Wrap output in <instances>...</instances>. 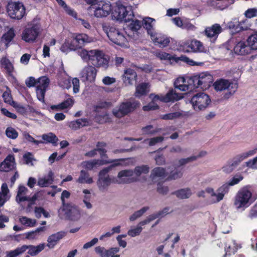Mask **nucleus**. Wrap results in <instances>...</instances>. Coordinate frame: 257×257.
I'll use <instances>...</instances> for the list:
<instances>
[{"instance_id": "nucleus-1", "label": "nucleus", "mask_w": 257, "mask_h": 257, "mask_svg": "<svg viewBox=\"0 0 257 257\" xmlns=\"http://www.w3.org/2000/svg\"><path fill=\"white\" fill-rule=\"evenodd\" d=\"M253 189L251 185L241 187L236 193L233 204L237 209L247 208L255 199L253 197Z\"/></svg>"}, {"instance_id": "nucleus-2", "label": "nucleus", "mask_w": 257, "mask_h": 257, "mask_svg": "<svg viewBox=\"0 0 257 257\" xmlns=\"http://www.w3.org/2000/svg\"><path fill=\"white\" fill-rule=\"evenodd\" d=\"M50 80L46 76L40 77L38 79H36L33 77H30L26 80L27 87L30 88L36 86L37 97L42 102L45 101V95Z\"/></svg>"}, {"instance_id": "nucleus-3", "label": "nucleus", "mask_w": 257, "mask_h": 257, "mask_svg": "<svg viewBox=\"0 0 257 257\" xmlns=\"http://www.w3.org/2000/svg\"><path fill=\"white\" fill-rule=\"evenodd\" d=\"M111 14L114 19L126 22H130L135 17L132 7L125 6L120 1H117L112 8Z\"/></svg>"}, {"instance_id": "nucleus-4", "label": "nucleus", "mask_w": 257, "mask_h": 257, "mask_svg": "<svg viewBox=\"0 0 257 257\" xmlns=\"http://www.w3.org/2000/svg\"><path fill=\"white\" fill-rule=\"evenodd\" d=\"M213 81L212 75L208 72L197 73L189 77V82L192 84V90L198 88L206 90L211 86Z\"/></svg>"}, {"instance_id": "nucleus-5", "label": "nucleus", "mask_w": 257, "mask_h": 257, "mask_svg": "<svg viewBox=\"0 0 257 257\" xmlns=\"http://www.w3.org/2000/svg\"><path fill=\"white\" fill-rule=\"evenodd\" d=\"M42 31L40 23L31 22L24 29L21 35L22 40L26 43H33L36 41Z\"/></svg>"}, {"instance_id": "nucleus-6", "label": "nucleus", "mask_w": 257, "mask_h": 257, "mask_svg": "<svg viewBox=\"0 0 257 257\" xmlns=\"http://www.w3.org/2000/svg\"><path fill=\"white\" fill-rule=\"evenodd\" d=\"M140 106L139 101L130 100L121 102L118 108H114L112 113L117 118H121L135 111Z\"/></svg>"}, {"instance_id": "nucleus-7", "label": "nucleus", "mask_w": 257, "mask_h": 257, "mask_svg": "<svg viewBox=\"0 0 257 257\" xmlns=\"http://www.w3.org/2000/svg\"><path fill=\"white\" fill-rule=\"evenodd\" d=\"M248 46L243 41H240L235 46L234 51L236 54L243 55L248 53V47L251 49L257 50V33L249 36L247 39Z\"/></svg>"}, {"instance_id": "nucleus-8", "label": "nucleus", "mask_w": 257, "mask_h": 257, "mask_svg": "<svg viewBox=\"0 0 257 257\" xmlns=\"http://www.w3.org/2000/svg\"><path fill=\"white\" fill-rule=\"evenodd\" d=\"M104 30L109 39L113 43L120 46H125L127 43V40L122 33L119 30L114 27L109 26L108 27H103Z\"/></svg>"}, {"instance_id": "nucleus-9", "label": "nucleus", "mask_w": 257, "mask_h": 257, "mask_svg": "<svg viewBox=\"0 0 257 257\" xmlns=\"http://www.w3.org/2000/svg\"><path fill=\"white\" fill-rule=\"evenodd\" d=\"M210 102L209 96L203 92L194 95L190 100L193 109L197 111L205 109Z\"/></svg>"}, {"instance_id": "nucleus-10", "label": "nucleus", "mask_w": 257, "mask_h": 257, "mask_svg": "<svg viewBox=\"0 0 257 257\" xmlns=\"http://www.w3.org/2000/svg\"><path fill=\"white\" fill-rule=\"evenodd\" d=\"M8 15L13 19L21 20L26 14V9L22 3H9L7 6Z\"/></svg>"}, {"instance_id": "nucleus-11", "label": "nucleus", "mask_w": 257, "mask_h": 257, "mask_svg": "<svg viewBox=\"0 0 257 257\" xmlns=\"http://www.w3.org/2000/svg\"><path fill=\"white\" fill-rule=\"evenodd\" d=\"M112 11V6L108 1L100 0L93 8L92 12L97 18H102L108 16Z\"/></svg>"}, {"instance_id": "nucleus-12", "label": "nucleus", "mask_w": 257, "mask_h": 257, "mask_svg": "<svg viewBox=\"0 0 257 257\" xmlns=\"http://www.w3.org/2000/svg\"><path fill=\"white\" fill-rule=\"evenodd\" d=\"M149 170L150 167L148 165H143L136 167L134 171L131 170H124L120 171L118 174V178L120 179L122 178L130 179V181L132 182L134 181V178L130 177L133 176L134 174L139 177L142 174H148Z\"/></svg>"}, {"instance_id": "nucleus-13", "label": "nucleus", "mask_w": 257, "mask_h": 257, "mask_svg": "<svg viewBox=\"0 0 257 257\" xmlns=\"http://www.w3.org/2000/svg\"><path fill=\"white\" fill-rule=\"evenodd\" d=\"M213 86L216 91L227 89L230 94H233L237 89L238 83L236 82L221 78L217 80L214 82Z\"/></svg>"}, {"instance_id": "nucleus-14", "label": "nucleus", "mask_w": 257, "mask_h": 257, "mask_svg": "<svg viewBox=\"0 0 257 257\" xmlns=\"http://www.w3.org/2000/svg\"><path fill=\"white\" fill-rule=\"evenodd\" d=\"M130 179H119L118 177L110 178L109 175L106 178H98L97 184L99 189L101 191H106L111 183L124 184L131 183Z\"/></svg>"}, {"instance_id": "nucleus-15", "label": "nucleus", "mask_w": 257, "mask_h": 257, "mask_svg": "<svg viewBox=\"0 0 257 257\" xmlns=\"http://www.w3.org/2000/svg\"><path fill=\"white\" fill-rule=\"evenodd\" d=\"M95 53L91 61L92 64L97 67L107 68L109 63L108 56L101 50H95Z\"/></svg>"}, {"instance_id": "nucleus-16", "label": "nucleus", "mask_w": 257, "mask_h": 257, "mask_svg": "<svg viewBox=\"0 0 257 257\" xmlns=\"http://www.w3.org/2000/svg\"><path fill=\"white\" fill-rule=\"evenodd\" d=\"M184 47L188 52L206 53L207 51L203 43L196 40H193L186 43Z\"/></svg>"}, {"instance_id": "nucleus-17", "label": "nucleus", "mask_w": 257, "mask_h": 257, "mask_svg": "<svg viewBox=\"0 0 257 257\" xmlns=\"http://www.w3.org/2000/svg\"><path fill=\"white\" fill-rule=\"evenodd\" d=\"M66 217L71 220H77L80 216V212L77 207L71 204H67L63 207Z\"/></svg>"}, {"instance_id": "nucleus-18", "label": "nucleus", "mask_w": 257, "mask_h": 257, "mask_svg": "<svg viewBox=\"0 0 257 257\" xmlns=\"http://www.w3.org/2000/svg\"><path fill=\"white\" fill-rule=\"evenodd\" d=\"M174 87L183 91H192V84L189 82V77L185 78L183 77L177 78L174 82Z\"/></svg>"}, {"instance_id": "nucleus-19", "label": "nucleus", "mask_w": 257, "mask_h": 257, "mask_svg": "<svg viewBox=\"0 0 257 257\" xmlns=\"http://www.w3.org/2000/svg\"><path fill=\"white\" fill-rule=\"evenodd\" d=\"M222 31V28L219 24H214L211 27L206 28L204 32L207 38L211 40L215 41Z\"/></svg>"}, {"instance_id": "nucleus-20", "label": "nucleus", "mask_w": 257, "mask_h": 257, "mask_svg": "<svg viewBox=\"0 0 257 257\" xmlns=\"http://www.w3.org/2000/svg\"><path fill=\"white\" fill-rule=\"evenodd\" d=\"M75 45L77 46V50L81 49L86 44L91 41V38L85 34H77L73 36L72 39Z\"/></svg>"}, {"instance_id": "nucleus-21", "label": "nucleus", "mask_w": 257, "mask_h": 257, "mask_svg": "<svg viewBox=\"0 0 257 257\" xmlns=\"http://www.w3.org/2000/svg\"><path fill=\"white\" fill-rule=\"evenodd\" d=\"M150 36L155 44L160 47H165L168 46L170 43V40L168 38L160 34L154 33L153 34H151Z\"/></svg>"}, {"instance_id": "nucleus-22", "label": "nucleus", "mask_w": 257, "mask_h": 257, "mask_svg": "<svg viewBox=\"0 0 257 257\" xmlns=\"http://www.w3.org/2000/svg\"><path fill=\"white\" fill-rule=\"evenodd\" d=\"M66 234L65 231H61L50 235L47 239L48 243L46 246L49 248H53L59 241L63 238Z\"/></svg>"}, {"instance_id": "nucleus-23", "label": "nucleus", "mask_w": 257, "mask_h": 257, "mask_svg": "<svg viewBox=\"0 0 257 257\" xmlns=\"http://www.w3.org/2000/svg\"><path fill=\"white\" fill-rule=\"evenodd\" d=\"M95 252L101 257H109L112 254L117 253L119 251L118 247H110L106 249L104 247L98 246L95 247Z\"/></svg>"}, {"instance_id": "nucleus-24", "label": "nucleus", "mask_w": 257, "mask_h": 257, "mask_svg": "<svg viewBox=\"0 0 257 257\" xmlns=\"http://www.w3.org/2000/svg\"><path fill=\"white\" fill-rule=\"evenodd\" d=\"M183 98L181 93H177L173 89H170L164 96L162 98V102H170L178 101Z\"/></svg>"}, {"instance_id": "nucleus-25", "label": "nucleus", "mask_w": 257, "mask_h": 257, "mask_svg": "<svg viewBox=\"0 0 257 257\" xmlns=\"http://www.w3.org/2000/svg\"><path fill=\"white\" fill-rule=\"evenodd\" d=\"M123 81L125 84L133 85L137 81V74L135 70L127 68L124 70Z\"/></svg>"}, {"instance_id": "nucleus-26", "label": "nucleus", "mask_w": 257, "mask_h": 257, "mask_svg": "<svg viewBox=\"0 0 257 257\" xmlns=\"http://www.w3.org/2000/svg\"><path fill=\"white\" fill-rule=\"evenodd\" d=\"M244 159H245L242 154L237 155L232 159L231 162H229L228 164L222 168L223 171L226 173H230Z\"/></svg>"}, {"instance_id": "nucleus-27", "label": "nucleus", "mask_w": 257, "mask_h": 257, "mask_svg": "<svg viewBox=\"0 0 257 257\" xmlns=\"http://www.w3.org/2000/svg\"><path fill=\"white\" fill-rule=\"evenodd\" d=\"M15 158L13 155H9L5 160L0 164V171L9 172L14 167Z\"/></svg>"}, {"instance_id": "nucleus-28", "label": "nucleus", "mask_w": 257, "mask_h": 257, "mask_svg": "<svg viewBox=\"0 0 257 257\" xmlns=\"http://www.w3.org/2000/svg\"><path fill=\"white\" fill-rule=\"evenodd\" d=\"M166 176V172L165 168L157 167L154 168L150 175V178L153 182H157V179H164Z\"/></svg>"}, {"instance_id": "nucleus-29", "label": "nucleus", "mask_w": 257, "mask_h": 257, "mask_svg": "<svg viewBox=\"0 0 257 257\" xmlns=\"http://www.w3.org/2000/svg\"><path fill=\"white\" fill-rule=\"evenodd\" d=\"M241 247V245L240 244H238L234 240H232V244L225 246V253L222 257H231L232 256H234L237 250Z\"/></svg>"}, {"instance_id": "nucleus-30", "label": "nucleus", "mask_w": 257, "mask_h": 257, "mask_svg": "<svg viewBox=\"0 0 257 257\" xmlns=\"http://www.w3.org/2000/svg\"><path fill=\"white\" fill-rule=\"evenodd\" d=\"M227 27L230 31L232 35L236 34L244 30L241 22H239L236 19L229 22L227 23Z\"/></svg>"}, {"instance_id": "nucleus-31", "label": "nucleus", "mask_w": 257, "mask_h": 257, "mask_svg": "<svg viewBox=\"0 0 257 257\" xmlns=\"http://www.w3.org/2000/svg\"><path fill=\"white\" fill-rule=\"evenodd\" d=\"M46 246L45 243H41L37 246L33 245H23L22 247H24L25 251L28 249V253L32 256L37 255L39 252L42 251Z\"/></svg>"}, {"instance_id": "nucleus-32", "label": "nucleus", "mask_w": 257, "mask_h": 257, "mask_svg": "<svg viewBox=\"0 0 257 257\" xmlns=\"http://www.w3.org/2000/svg\"><path fill=\"white\" fill-rule=\"evenodd\" d=\"M83 73L88 81L92 82L95 79L97 70L94 67L88 65L83 69Z\"/></svg>"}, {"instance_id": "nucleus-33", "label": "nucleus", "mask_w": 257, "mask_h": 257, "mask_svg": "<svg viewBox=\"0 0 257 257\" xmlns=\"http://www.w3.org/2000/svg\"><path fill=\"white\" fill-rule=\"evenodd\" d=\"M94 121L99 124H103L111 121V118L106 111H100L96 113L94 116Z\"/></svg>"}, {"instance_id": "nucleus-34", "label": "nucleus", "mask_w": 257, "mask_h": 257, "mask_svg": "<svg viewBox=\"0 0 257 257\" xmlns=\"http://www.w3.org/2000/svg\"><path fill=\"white\" fill-rule=\"evenodd\" d=\"M60 49L62 52L67 53L71 51L76 50L77 46L74 45L72 38H68L65 40Z\"/></svg>"}, {"instance_id": "nucleus-35", "label": "nucleus", "mask_w": 257, "mask_h": 257, "mask_svg": "<svg viewBox=\"0 0 257 257\" xmlns=\"http://www.w3.org/2000/svg\"><path fill=\"white\" fill-rule=\"evenodd\" d=\"M54 181V173L49 171L47 177L39 178L38 185L41 187H46L52 184Z\"/></svg>"}, {"instance_id": "nucleus-36", "label": "nucleus", "mask_w": 257, "mask_h": 257, "mask_svg": "<svg viewBox=\"0 0 257 257\" xmlns=\"http://www.w3.org/2000/svg\"><path fill=\"white\" fill-rule=\"evenodd\" d=\"M16 31L13 28H10L8 31L3 35L2 39L4 41L7 47L9 46L10 44L12 42L16 37Z\"/></svg>"}, {"instance_id": "nucleus-37", "label": "nucleus", "mask_w": 257, "mask_h": 257, "mask_svg": "<svg viewBox=\"0 0 257 257\" xmlns=\"http://www.w3.org/2000/svg\"><path fill=\"white\" fill-rule=\"evenodd\" d=\"M42 138L43 140V141H42L43 142V144L51 143L54 146H56L58 145V139L57 136L52 133L43 135Z\"/></svg>"}, {"instance_id": "nucleus-38", "label": "nucleus", "mask_w": 257, "mask_h": 257, "mask_svg": "<svg viewBox=\"0 0 257 257\" xmlns=\"http://www.w3.org/2000/svg\"><path fill=\"white\" fill-rule=\"evenodd\" d=\"M229 187L228 184L226 183L218 188L216 198V202H219L223 199L224 195L228 192Z\"/></svg>"}, {"instance_id": "nucleus-39", "label": "nucleus", "mask_w": 257, "mask_h": 257, "mask_svg": "<svg viewBox=\"0 0 257 257\" xmlns=\"http://www.w3.org/2000/svg\"><path fill=\"white\" fill-rule=\"evenodd\" d=\"M77 182L80 184H90L93 183V179L89 177V174L87 171L83 170L80 171V175L77 180Z\"/></svg>"}, {"instance_id": "nucleus-40", "label": "nucleus", "mask_w": 257, "mask_h": 257, "mask_svg": "<svg viewBox=\"0 0 257 257\" xmlns=\"http://www.w3.org/2000/svg\"><path fill=\"white\" fill-rule=\"evenodd\" d=\"M171 194L175 195L180 199H187L190 197L192 193L190 188H186L173 192Z\"/></svg>"}, {"instance_id": "nucleus-41", "label": "nucleus", "mask_w": 257, "mask_h": 257, "mask_svg": "<svg viewBox=\"0 0 257 257\" xmlns=\"http://www.w3.org/2000/svg\"><path fill=\"white\" fill-rule=\"evenodd\" d=\"M1 64L7 71L8 75L13 76L14 66L9 59L6 57H3L0 61Z\"/></svg>"}, {"instance_id": "nucleus-42", "label": "nucleus", "mask_w": 257, "mask_h": 257, "mask_svg": "<svg viewBox=\"0 0 257 257\" xmlns=\"http://www.w3.org/2000/svg\"><path fill=\"white\" fill-rule=\"evenodd\" d=\"M153 21H155L154 19L148 17L143 19L142 22V26H143L144 28L147 30L148 34L150 36L154 33L152 24Z\"/></svg>"}, {"instance_id": "nucleus-43", "label": "nucleus", "mask_w": 257, "mask_h": 257, "mask_svg": "<svg viewBox=\"0 0 257 257\" xmlns=\"http://www.w3.org/2000/svg\"><path fill=\"white\" fill-rule=\"evenodd\" d=\"M95 50L87 51L85 49H81L78 51L79 55L86 61H91L93 55H95Z\"/></svg>"}, {"instance_id": "nucleus-44", "label": "nucleus", "mask_w": 257, "mask_h": 257, "mask_svg": "<svg viewBox=\"0 0 257 257\" xmlns=\"http://www.w3.org/2000/svg\"><path fill=\"white\" fill-rule=\"evenodd\" d=\"M74 99H73V97H71L63 101L58 105L52 106L51 107L52 109L57 108L59 109H64L72 107L74 104Z\"/></svg>"}, {"instance_id": "nucleus-45", "label": "nucleus", "mask_w": 257, "mask_h": 257, "mask_svg": "<svg viewBox=\"0 0 257 257\" xmlns=\"http://www.w3.org/2000/svg\"><path fill=\"white\" fill-rule=\"evenodd\" d=\"M57 3L63 7L65 12L69 15V16L73 17L74 18L77 19V13L73 10L70 7L68 6L65 2L63 0H56Z\"/></svg>"}, {"instance_id": "nucleus-46", "label": "nucleus", "mask_w": 257, "mask_h": 257, "mask_svg": "<svg viewBox=\"0 0 257 257\" xmlns=\"http://www.w3.org/2000/svg\"><path fill=\"white\" fill-rule=\"evenodd\" d=\"M148 84L146 83H142L136 87L135 95L137 97H140L142 96L145 95L148 93Z\"/></svg>"}, {"instance_id": "nucleus-47", "label": "nucleus", "mask_w": 257, "mask_h": 257, "mask_svg": "<svg viewBox=\"0 0 257 257\" xmlns=\"http://www.w3.org/2000/svg\"><path fill=\"white\" fill-rule=\"evenodd\" d=\"M156 56L161 60L169 61L173 60L176 62L179 60V59H177L178 57H176L169 53L164 52H160L157 53Z\"/></svg>"}, {"instance_id": "nucleus-48", "label": "nucleus", "mask_w": 257, "mask_h": 257, "mask_svg": "<svg viewBox=\"0 0 257 257\" xmlns=\"http://www.w3.org/2000/svg\"><path fill=\"white\" fill-rule=\"evenodd\" d=\"M149 207L148 206H145L143 207L139 210H138L135 212L130 217V220L131 221H134L136 220L137 218H139L141 216H142L148 209Z\"/></svg>"}, {"instance_id": "nucleus-49", "label": "nucleus", "mask_w": 257, "mask_h": 257, "mask_svg": "<svg viewBox=\"0 0 257 257\" xmlns=\"http://www.w3.org/2000/svg\"><path fill=\"white\" fill-rule=\"evenodd\" d=\"M130 21L132 22L128 26L129 29L133 32H137L142 27V22L138 20H134L133 19Z\"/></svg>"}, {"instance_id": "nucleus-50", "label": "nucleus", "mask_w": 257, "mask_h": 257, "mask_svg": "<svg viewBox=\"0 0 257 257\" xmlns=\"http://www.w3.org/2000/svg\"><path fill=\"white\" fill-rule=\"evenodd\" d=\"M59 85L63 88L69 89L71 87V82L70 78L60 77L58 80Z\"/></svg>"}, {"instance_id": "nucleus-51", "label": "nucleus", "mask_w": 257, "mask_h": 257, "mask_svg": "<svg viewBox=\"0 0 257 257\" xmlns=\"http://www.w3.org/2000/svg\"><path fill=\"white\" fill-rule=\"evenodd\" d=\"M20 221L22 224L27 225L29 227H34L36 225V220L31 218H29L26 216H22L20 218Z\"/></svg>"}, {"instance_id": "nucleus-52", "label": "nucleus", "mask_w": 257, "mask_h": 257, "mask_svg": "<svg viewBox=\"0 0 257 257\" xmlns=\"http://www.w3.org/2000/svg\"><path fill=\"white\" fill-rule=\"evenodd\" d=\"M120 165V163H113L111 164L110 166L105 168L101 170L99 173L98 175V178H106V176L108 175L107 174L109 172V171L113 167H115L117 166H118Z\"/></svg>"}, {"instance_id": "nucleus-53", "label": "nucleus", "mask_w": 257, "mask_h": 257, "mask_svg": "<svg viewBox=\"0 0 257 257\" xmlns=\"http://www.w3.org/2000/svg\"><path fill=\"white\" fill-rule=\"evenodd\" d=\"M111 105V102L107 101L100 102L97 105L93 106V111L95 113H99L100 109L106 108L110 107Z\"/></svg>"}, {"instance_id": "nucleus-54", "label": "nucleus", "mask_w": 257, "mask_h": 257, "mask_svg": "<svg viewBox=\"0 0 257 257\" xmlns=\"http://www.w3.org/2000/svg\"><path fill=\"white\" fill-rule=\"evenodd\" d=\"M25 252L24 247H17L13 250H11L8 252L6 257H16L18 255L22 254Z\"/></svg>"}, {"instance_id": "nucleus-55", "label": "nucleus", "mask_w": 257, "mask_h": 257, "mask_svg": "<svg viewBox=\"0 0 257 257\" xmlns=\"http://www.w3.org/2000/svg\"><path fill=\"white\" fill-rule=\"evenodd\" d=\"M183 175V170H176L175 171H172L167 178V180H175L181 178Z\"/></svg>"}, {"instance_id": "nucleus-56", "label": "nucleus", "mask_w": 257, "mask_h": 257, "mask_svg": "<svg viewBox=\"0 0 257 257\" xmlns=\"http://www.w3.org/2000/svg\"><path fill=\"white\" fill-rule=\"evenodd\" d=\"M6 134L7 137L12 139H16L18 137V133L12 127H8L6 131Z\"/></svg>"}, {"instance_id": "nucleus-57", "label": "nucleus", "mask_w": 257, "mask_h": 257, "mask_svg": "<svg viewBox=\"0 0 257 257\" xmlns=\"http://www.w3.org/2000/svg\"><path fill=\"white\" fill-rule=\"evenodd\" d=\"M102 161L101 160H93L85 162V168L88 170H92L96 165H102Z\"/></svg>"}, {"instance_id": "nucleus-58", "label": "nucleus", "mask_w": 257, "mask_h": 257, "mask_svg": "<svg viewBox=\"0 0 257 257\" xmlns=\"http://www.w3.org/2000/svg\"><path fill=\"white\" fill-rule=\"evenodd\" d=\"M182 115L180 112H174L165 114L162 116V119L164 120H170L176 118H179Z\"/></svg>"}, {"instance_id": "nucleus-59", "label": "nucleus", "mask_w": 257, "mask_h": 257, "mask_svg": "<svg viewBox=\"0 0 257 257\" xmlns=\"http://www.w3.org/2000/svg\"><path fill=\"white\" fill-rule=\"evenodd\" d=\"M142 225L138 224L137 227L128 230L127 234L131 237H135L139 235L142 231Z\"/></svg>"}, {"instance_id": "nucleus-60", "label": "nucleus", "mask_w": 257, "mask_h": 257, "mask_svg": "<svg viewBox=\"0 0 257 257\" xmlns=\"http://www.w3.org/2000/svg\"><path fill=\"white\" fill-rule=\"evenodd\" d=\"M159 108V106L154 101L149 102L148 104L143 107V110L145 111L154 110Z\"/></svg>"}, {"instance_id": "nucleus-61", "label": "nucleus", "mask_w": 257, "mask_h": 257, "mask_svg": "<svg viewBox=\"0 0 257 257\" xmlns=\"http://www.w3.org/2000/svg\"><path fill=\"white\" fill-rule=\"evenodd\" d=\"M23 136L25 139L30 143H33L36 145H39L40 144H43L42 141H38L35 140L32 136H31L28 133L25 132L23 134Z\"/></svg>"}, {"instance_id": "nucleus-62", "label": "nucleus", "mask_w": 257, "mask_h": 257, "mask_svg": "<svg viewBox=\"0 0 257 257\" xmlns=\"http://www.w3.org/2000/svg\"><path fill=\"white\" fill-rule=\"evenodd\" d=\"M159 217H160V215H159L158 212H157V213L151 214L149 216H148L146 219L141 221L139 223V225H146V224L149 223V222H150L151 221L155 220V219H156L157 218H158Z\"/></svg>"}, {"instance_id": "nucleus-63", "label": "nucleus", "mask_w": 257, "mask_h": 257, "mask_svg": "<svg viewBox=\"0 0 257 257\" xmlns=\"http://www.w3.org/2000/svg\"><path fill=\"white\" fill-rule=\"evenodd\" d=\"M197 159V157L191 156L185 159H181L178 161V164L177 165V167H180L182 166L185 165L190 162L195 161Z\"/></svg>"}, {"instance_id": "nucleus-64", "label": "nucleus", "mask_w": 257, "mask_h": 257, "mask_svg": "<svg viewBox=\"0 0 257 257\" xmlns=\"http://www.w3.org/2000/svg\"><path fill=\"white\" fill-rule=\"evenodd\" d=\"M245 16L247 18H251L257 16V9L250 8L247 9L244 13Z\"/></svg>"}]
</instances>
